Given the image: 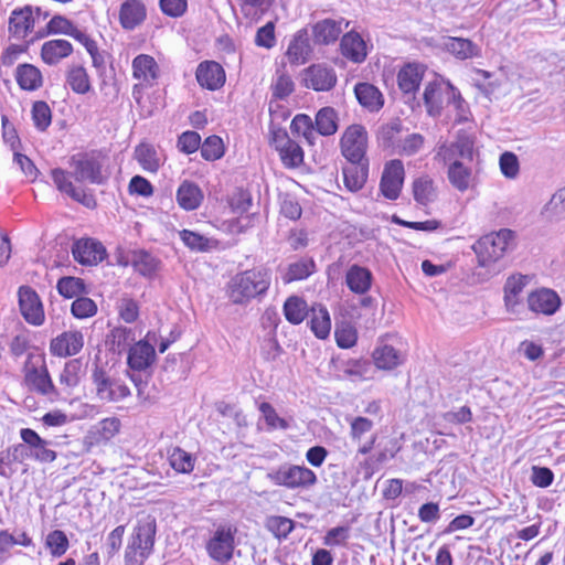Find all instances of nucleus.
<instances>
[{"label": "nucleus", "mask_w": 565, "mask_h": 565, "mask_svg": "<svg viewBox=\"0 0 565 565\" xmlns=\"http://www.w3.org/2000/svg\"><path fill=\"white\" fill-rule=\"evenodd\" d=\"M46 547L55 557H60L66 553L70 543L66 534L61 530L50 532L45 541Z\"/></svg>", "instance_id": "obj_61"}, {"label": "nucleus", "mask_w": 565, "mask_h": 565, "mask_svg": "<svg viewBox=\"0 0 565 565\" xmlns=\"http://www.w3.org/2000/svg\"><path fill=\"white\" fill-rule=\"evenodd\" d=\"M56 289L58 294L66 298L72 299L87 294L84 279L74 276H64L57 280Z\"/></svg>", "instance_id": "obj_46"}, {"label": "nucleus", "mask_w": 565, "mask_h": 565, "mask_svg": "<svg viewBox=\"0 0 565 565\" xmlns=\"http://www.w3.org/2000/svg\"><path fill=\"white\" fill-rule=\"evenodd\" d=\"M199 85L209 90H217L226 79L225 71L222 65L215 61L201 62L195 72Z\"/></svg>", "instance_id": "obj_17"}, {"label": "nucleus", "mask_w": 565, "mask_h": 565, "mask_svg": "<svg viewBox=\"0 0 565 565\" xmlns=\"http://www.w3.org/2000/svg\"><path fill=\"white\" fill-rule=\"evenodd\" d=\"M526 285L525 276H511L504 285V301L508 307L518 303V296L522 292Z\"/></svg>", "instance_id": "obj_59"}, {"label": "nucleus", "mask_w": 565, "mask_h": 565, "mask_svg": "<svg viewBox=\"0 0 565 565\" xmlns=\"http://www.w3.org/2000/svg\"><path fill=\"white\" fill-rule=\"evenodd\" d=\"M173 339H162L156 331H148L143 339L137 340L134 348L128 353H157L156 345H159V353H164Z\"/></svg>", "instance_id": "obj_38"}, {"label": "nucleus", "mask_w": 565, "mask_h": 565, "mask_svg": "<svg viewBox=\"0 0 565 565\" xmlns=\"http://www.w3.org/2000/svg\"><path fill=\"white\" fill-rule=\"evenodd\" d=\"M424 146V137L420 134H408L401 138V141L394 153L401 156H413L417 153Z\"/></svg>", "instance_id": "obj_62"}, {"label": "nucleus", "mask_w": 565, "mask_h": 565, "mask_svg": "<svg viewBox=\"0 0 565 565\" xmlns=\"http://www.w3.org/2000/svg\"><path fill=\"white\" fill-rule=\"evenodd\" d=\"M438 154L443 157L445 162H450L456 156L472 161L475 156V140L468 135H459L457 140L449 147L445 145L441 146Z\"/></svg>", "instance_id": "obj_26"}, {"label": "nucleus", "mask_w": 565, "mask_h": 565, "mask_svg": "<svg viewBox=\"0 0 565 565\" xmlns=\"http://www.w3.org/2000/svg\"><path fill=\"white\" fill-rule=\"evenodd\" d=\"M367 140V130L363 125L353 124L348 126L340 139L342 156L348 162H361L369 160L366 157Z\"/></svg>", "instance_id": "obj_9"}, {"label": "nucleus", "mask_w": 565, "mask_h": 565, "mask_svg": "<svg viewBox=\"0 0 565 565\" xmlns=\"http://www.w3.org/2000/svg\"><path fill=\"white\" fill-rule=\"evenodd\" d=\"M204 199L202 189L193 181L184 180L180 183L175 200L184 211H194L200 207Z\"/></svg>", "instance_id": "obj_25"}, {"label": "nucleus", "mask_w": 565, "mask_h": 565, "mask_svg": "<svg viewBox=\"0 0 565 565\" xmlns=\"http://www.w3.org/2000/svg\"><path fill=\"white\" fill-rule=\"evenodd\" d=\"M527 303L532 311L551 316L558 310L561 299L555 291L541 289L530 294Z\"/></svg>", "instance_id": "obj_23"}, {"label": "nucleus", "mask_w": 565, "mask_h": 565, "mask_svg": "<svg viewBox=\"0 0 565 565\" xmlns=\"http://www.w3.org/2000/svg\"><path fill=\"white\" fill-rule=\"evenodd\" d=\"M120 420L117 417H107L95 424L83 438V445L86 452L93 447L106 444L114 438L120 430Z\"/></svg>", "instance_id": "obj_15"}, {"label": "nucleus", "mask_w": 565, "mask_h": 565, "mask_svg": "<svg viewBox=\"0 0 565 565\" xmlns=\"http://www.w3.org/2000/svg\"><path fill=\"white\" fill-rule=\"evenodd\" d=\"M84 347L81 331H66L51 342V353H78Z\"/></svg>", "instance_id": "obj_36"}, {"label": "nucleus", "mask_w": 565, "mask_h": 565, "mask_svg": "<svg viewBox=\"0 0 565 565\" xmlns=\"http://www.w3.org/2000/svg\"><path fill=\"white\" fill-rule=\"evenodd\" d=\"M160 67L156 60L148 54H139L132 60V76L148 85L159 77Z\"/></svg>", "instance_id": "obj_31"}, {"label": "nucleus", "mask_w": 565, "mask_h": 565, "mask_svg": "<svg viewBox=\"0 0 565 565\" xmlns=\"http://www.w3.org/2000/svg\"><path fill=\"white\" fill-rule=\"evenodd\" d=\"M34 19L32 17V8L25 6L22 9H15L9 18V33L11 36L21 40L33 29Z\"/></svg>", "instance_id": "obj_29"}, {"label": "nucleus", "mask_w": 565, "mask_h": 565, "mask_svg": "<svg viewBox=\"0 0 565 565\" xmlns=\"http://www.w3.org/2000/svg\"><path fill=\"white\" fill-rule=\"evenodd\" d=\"M472 171L462 161L456 159L448 166L447 177L450 184L459 192H465L470 186Z\"/></svg>", "instance_id": "obj_40"}, {"label": "nucleus", "mask_w": 565, "mask_h": 565, "mask_svg": "<svg viewBox=\"0 0 565 565\" xmlns=\"http://www.w3.org/2000/svg\"><path fill=\"white\" fill-rule=\"evenodd\" d=\"M169 463L179 473H190L194 469L195 458L180 447L169 452Z\"/></svg>", "instance_id": "obj_50"}, {"label": "nucleus", "mask_w": 565, "mask_h": 565, "mask_svg": "<svg viewBox=\"0 0 565 565\" xmlns=\"http://www.w3.org/2000/svg\"><path fill=\"white\" fill-rule=\"evenodd\" d=\"M307 301L299 296H290L285 300L282 311L286 320L292 324L301 323L309 316Z\"/></svg>", "instance_id": "obj_41"}, {"label": "nucleus", "mask_w": 565, "mask_h": 565, "mask_svg": "<svg viewBox=\"0 0 565 565\" xmlns=\"http://www.w3.org/2000/svg\"><path fill=\"white\" fill-rule=\"evenodd\" d=\"M131 264L135 270L145 277H151L158 268L157 258L145 249L132 253Z\"/></svg>", "instance_id": "obj_48"}, {"label": "nucleus", "mask_w": 565, "mask_h": 565, "mask_svg": "<svg viewBox=\"0 0 565 565\" xmlns=\"http://www.w3.org/2000/svg\"><path fill=\"white\" fill-rule=\"evenodd\" d=\"M136 330L132 328H115L107 335L106 344L109 345L111 353H128L136 344Z\"/></svg>", "instance_id": "obj_33"}, {"label": "nucleus", "mask_w": 565, "mask_h": 565, "mask_svg": "<svg viewBox=\"0 0 565 565\" xmlns=\"http://www.w3.org/2000/svg\"><path fill=\"white\" fill-rule=\"evenodd\" d=\"M513 238L514 232L509 228H502L480 237L472 245L479 266L488 267L501 259L510 247Z\"/></svg>", "instance_id": "obj_6"}, {"label": "nucleus", "mask_w": 565, "mask_h": 565, "mask_svg": "<svg viewBox=\"0 0 565 565\" xmlns=\"http://www.w3.org/2000/svg\"><path fill=\"white\" fill-rule=\"evenodd\" d=\"M441 86L438 82H429L424 90V104L429 116L437 117L441 114Z\"/></svg>", "instance_id": "obj_45"}, {"label": "nucleus", "mask_w": 565, "mask_h": 565, "mask_svg": "<svg viewBox=\"0 0 565 565\" xmlns=\"http://www.w3.org/2000/svg\"><path fill=\"white\" fill-rule=\"evenodd\" d=\"M308 324L315 335L319 339H326L331 331V319L328 309L322 306H313L309 310Z\"/></svg>", "instance_id": "obj_37"}, {"label": "nucleus", "mask_w": 565, "mask_h": 565, "mask_svg": "<svg viewBox=\"0 0 565 565\" xmlns=\"http://www.w3.org/2000/svg\"><path fill=\"white\" fill-rule=\"evenodd\" d=\"M344 355H333L330 364L338 376H352L361 380L373 377L374 370L391 371L402 364L401 355H372L373 363L364 359H343Z\"/></svg>", "instance_id": "obj_2"}, {"label": "nucleus", "mask_w": 565, "mask_h": 565, "mask_svg": "<svg viewBox=\"0 0 565 565\" xmlns=\"http://www.w3.org/2000/svg\"><path fill=\"white\" fill-rule=\"evenodd\" d=\"M338 113L333 107L326 106L318 110L313 125L319 135L329 137L337 132L339 125Z\"/></svg>", "instance_id": "obj_39"}, {"label": "nucleus", "mask_w": 565, "mask_h": 565, "mask_svg": "<svg viewBox=\"0 0 565 565\" xmlns=\"http://www.w3.org/2000/svg\"><path fill=\"white\" fill-rule=\"evenodd\" d=\"M280 160L286 168H298L303 162V150L295 141L290 140L288 145L279 149L278 151Z\"/></svg>", "instance_id": "obj_54"}, {"label": "nucleus", "mask_w": 565, "mask_h": 565, "mask_svg": "<svg viewBox=\"0 0 565 565\" xmlns=\"http://www.w3.org/2000/svg\"><path fill=\"white\" fill-rule=\"evenodd\" d=\"M33 356L34 355H30V359L25 363V380L34 391L43 395H47L54 390V385L44 364V361L41 360L40 367H38L36 363L32 362Z\"/></svg>", "instance_id": "obj_20"}, {"label": "nucleus", "mask_w": 565, "mask_h": 565, "mask_svg": "<svg viewBox=\"0 0 565 565\" xmlns=\"http://www.w3.org/2000/svg\"><path fill=\"white\" fill-rule=\"evenodd\" d=\"M403 132L402 122L396 119L380 127L377 140L384 149H391L395 152Z\"/></svg>", "instance_id": "obj_42"}, {"label": "nucleus", "mask_w": 565, "mask_h": 565, "mask_svg": "<svg viewBox=\"0 0 565 565\" xmlns=\"http://www.w3.org/2000/svg\"><path fill=\"white\" fill-rule=\"evenodd\" d=\"M19 308L24 320L32 326L44 322V309L36 291L30 286H21L18 290Z\"/></svg>", "instance_id": "obj_11"}, {"label": "nucleus", "mask_w": 565, "mask_h": 565, "mask_svg": "<svg viewBox=\"0 0 565 565\" xmlns=\"http://www.w3.org/2000/svg\"><path fill=\"white\" fill-rule=\"evenodd\" d=\"M237 529L231 524H221L206 542L207 555L215 562L226 564L233 558Z\"/></svg>", "instance_id": "obj_8"}, {"label": "nucleus", "mask_w": 565, "mask_h": 565, "mask_svg": "<svg viewBox=\"0 0 565 565\" xmlns=\"http://www.w3.org/2000/svg\"><path fill=\"white\" fill-rule=\"evenodd\" d=\"M31 114L34 127L41 132L46 131L52 122V110L47 103L44 100L34 102Z\"/></svg>", "instance_id": "obj_55"}, {"label": "nucleus", "mask_w": 565, "mask_h": 565, "mask_svg": "<svg viewBox=\"0 0 565 565\" xmlns=\"http://www.w3.org/2000/svg\"><path fill=\"white\" fill-rule=\"evenodd\" d=\"M441 49L461 61L481 56V47L477 43L460 36L444 38Z\"/></svg>", "instance_id": "obj_19"}, {"label": "nucleus", "mask_w": 565, "mask_h": 565, "mask_svg": "<svg viewBox=\"0 0 565 565\" xmlns=\"http://www.w3.org/2000/svg\"><path fill=\"white\" fill-rule=\"evenodd\" d=\"M156 533L153 518L147 515L138 520L125 551V565H143L153 551Z\"/></svg>", "instance_id": "obj_4"}, {"label": "nucleus", "mask_w": 565, "mask_h": 565, "mask_svg": "<svg viewBox=\"0 0 565 565\" xmlns=\"http://www.w3.org/2000/svg\"><path fill=\"white\" fill-rule=\"evenodd\" d=\"M253 205L252 194L247 190L239 189L236 191L231 201L230 206L235 214H248Z\"/></svg>", "instance_id": "obj_64"}, {"label": "nucleus", "mask_w": 565, "mask_h": 565, "mask_svg": "<svg viewBox=\"0 0 565 565\" xmlns=\"http://www.w3.org/2000/svg\"><path fill=\"white\" fill-rule=\"evenodd\" d=\"M72 315L77 319L93 317L97 312V305L88 297H77L71 306Z\"/></svg>", "instance_id": "obj_63"}, {"label": "nucleus", "mask_w": 565, "mask_h": 565, "mask_svg": "<svg viewBox=\"0 0 565 565\" xmlns=\"http://www.w3.org/2000/svg\"><path fill=\"white\" fill-rule=\"evenodd\" d=\"M334 338L340 349H350L356 343V329L351 323L342 322L340 324H337Z\"/></svg>", "instance_id": "obj_58"}, {"label": "nucleus", "mask_w": 565, "mask_h": 565, "mask_svg": "<svg viewBox=\"0 0 565 565\" xmlns=\"http://www.w3.org/2000/svg\"><path fill=\"white\" fill-rule=\"evenodd\" d=\"M267 478L276 486L287 489L310 488L317 483L316 473L305 467L285 463L267 473Z\"/></svg>", "instance_id": "obj_7"}, {"label": "nucleus", "mask_w": 565, "mask_h": 565, "mask_svg": "<svg viewBox=\"0 0 565 565\" xmlns=\"http://www.w3.org/2000/svg\"><path fill=\"white\" fill-rule=\"evenodd\" d=\"M425 67L422 64L408 63L397 74L398 87L404 94H414L423 81Z\"/></svg>", "instance_id": "obj_28"}, {"label": "nucleus", "mask_w": 565, "mask_h": 565, "mask_svg": "<svg viewBox=\"0 0 565 565\" xmlns=\"http://www.w3.org/2000/svg\"><path fill=\"white\" fill-rule=\"evenodd\" d=\"M201 156L206 161H215L224 156L225 148L221 137L209 136L200 147Z\"/></svg>", "instance_id": "obj_56"}, {"label": "nucleus", "mask_w": 565, "mask_h": 565, "mask_svg": "<svg viewBox=\"0 0 565 565\" xmlns=\"http://www.w3.org/2000/svg\"><path fill=\"white\" fill-rule=\"evenodd\" d=\"M66 84L76 94H87L90 88V79L87 71L82 65L71 66L66 73Z\"/></svg>", "instance_id": "obj_43"}, {"label": "nucleus", "mask_w": 565, "mask_h": 565, "mask_svg": "<svg viewBox=\"0 0 565 565\" xmlns=\"http://www.w3.org/2000/svg\"><path fill=\"white\" fill-rule=\"evenodd\" d=\"M266 527L275 537L281 540L286 539L291 533L295 527V523L286 516L275 515L267 519Z\"/></svg>", "instance_id": "obj_60"}, {"label": "nucleus", "mask_w": 565, "mask_h": 565, "mask_svg": "<svg viewBox=\"0 0 565 565\" xmlns=\"http://www.w3.org/2000/svg\"><path fill=\"white\" fill-rule=\"evenodd\" d=\"M343 19H323L312 25L313 42L317 45H330L334 43L342 33Z\"/></svg>", "instance_id": "obj_24"}, {"label": "nucleus", "mask_w": 565, "mask_h": 565, "mask_svg": "<svg viewBox=\"0 0 565 565\" xmlns=\"http://www.w3.org/2000/svg\"><path fill=\"white\" fill-rule=\"evenodd\" d=\"M68 180L73 178L79 183L103 185L108 181L104 169V156L98 150L75 153L68 159Z\"/></svg>", "instance_id": "obj_3"}, {"label": "nucleus", "mask_w": 565, "mask_h": 565, "mask_svg": "<svg viewBox=\"0 0 565 565\" xmlns=\"http://www.w3.org/2000/svg\"><path fill=\"white\" fill-rule=\"evenodd\" d=\"M358 103L370 113H379L384 106V95L373 84L360 82L354 85Z\"/></svg>", "instance_id": "obj_21"}, {"label": "nucleus", "mask_w": 565, "mask_h": 565, "mask_svg": "<svg viewBox=\"0 0 565 565\" xmlns=\"http://www.w3.org/2000/svg\"><path fill=\"white\" fill-rule=\"evenodd\" d=\"M135 158L142 169L148 172H157L160 168L157 150L151 145H138L135 149Z\"/></svg>", "instance_id": "obj_47"}, {"label": "nucleus", "mask_w": 565, "mask_h": 565, "mask_svg": "<svg viewBox=\"0 0 565 565\" xmlns=\"http://www.w3.org/2000/svg\"><path fill=\"white\" fill-rule=\"evenodd\" d=\"M146 7L140 0H126L120 6L119 21L125 30H134L146 19Z\"/></svg>", "instance_id": "obj_30"}, {"label": "nucleus", "mask_w": 565, "mask_h": 565, "mask_svg": "<svg viewBox=\"0 0 565 565\" xmlns=\"http://www.w3.org/2000/svg\"><path fill=\"white\" fill-rule=\"evenodd\" d=\"M180 238L183 244L193 252L205 253L216 246V241L190 230H182L180 232Z\"/></svg>", "instance_id": "obj_44"}, {"label": "nucleus", "mask_w": 565, "mask_h": 565, "mask_svg": "<svg viewBox=\"0 0 565 565\" xmlns=\"http://www.w3.org/2000/svg\"><path fill=\"white\" fill-rule=\"evenodd\" d=\"M295 90V83L287 73L278 74L271 83V97L276 100H284Z\"/></svg>", "instance_id": "obj_57"}, {"label": "nucleus", "mask_w": 565, "mask_h": 565, "mask_svg": "<svg viewBox=\"0 0 565 565\" xmlns=\"http://www.w3.org/2000/svg\"><path fill=\"white\" fill-rule=\"evenodd\" d=\"M343 182L351 192H358L366 183L369 177V160L361 162H348L342 168Z\"/></svg>", "instance_id": "obj_27"}, {"label": "nucleus", "mask_w": 565, "mask_h": 565, "mask_svg": "<svg viewBox=\"0 0 565 565\" xmlns=\"http://www.w3.org/2000/svg\"><path fill=\"white\" fill-rule=\"evenodd\" d=\"M51 178L60 192L67 194L72 200L89 210L97 207V200L92 190L75 186L73 182L68 180V173L66 170L62 168H54L51 170Z\"/></svg>", "instance_id": "obj_10"}, {"label": "nucleus", "mask_w": 565, "mask_h": 565, "mask_svg": "<svg viewBox=\"0 0 565 565\" xmlns=\"http://www.w3.org/2000/svg\"><path fill=\"white\" fill-rule=\"evenodd\" d=\"M413 195L420 205H427L435 199L434 181L429 177H420L413 182Z\"/></svg>", "instance_id": "obj_51"}, {"label": "nucleus", "mask_w": 565, "mask_h": 565, "mask_svg": "<svg viewBox=\"0 0 565 565\" xmlns=\"http://www.w3.org/2000/svg\"><path fill=\"white\" fill-rule=\"evenodd\" d=\"M312 46L307 28L298 30L289 42L286 55L292 65L305 64L310 60Z\"/></svg>", "instance_id": "obj_18"}, {"label": "nucleus", "mask_w": 565, "mask_h": 565, "mask_svg": "<svg viewBox=\"0 0 565 565\" xmlns=\"http://www.w3.org/2000/svg\"><path fill=\"white\" fill-rule=\"evenodd\" d=\"M20 437L24 444L28 445L29 457L41 463L53 462L57 455L50 448L54 443L42 438L35 430L31 428H22Z\"/></svg>", "instance_id": "obj_13"}, {"label": "nucleus", "mask_w": 565, "mask_h": 565, "mask_svg": "<svg viewBox=\"0 0 565 565\" xmlns=\"http://www.w3.org/2000/svg\"><path fill=\"white\" fill-rule=\"evenodd\" d=\"M340 50L342 55L353 63H362L366 57L365 42L355 32H348L342 36Z\"/></svg>", "instance_id": "obj_32"}, {"label": "nucleus", "mask_w": 565, "mask_h": 565, "mask_svg": "<svg viewBox=\"0 0 565 565\" xmlns=\"http://www.w3.org/2000/svg\"><path fill=\"white\" fill-rule=\"evenodd\" d=\"M270 284V269L258 266L236 273L226 285V294L232 303L246 306L255 299L260 301Z\"/></svg>", "instance_id": "obj_1"}, {"label": "nucleus", "mask_w": 565, "mask_h": 565, "mask_svg": "<svg viewBox=\"0 0 565 565\" xmlns=\"http://www.w3.org/2000/svg\"><path fill=\"white\" fill-rule=\"evenodd\" d=\"M157 355H127V363L132 373L129 375L131 381L138 386L142 382L141 373H148V370L156 362Z\"/></svg>", "instance_id": "obj_49"}, {"label": "nucleus", "mask_w": 565, "mask_h": 565, "mask_svg": "<svg viewBox=\"0 0 565 565\" xmlns=\"http://www.w3.org/2000/svg\"><path fill=\"white\" fill-rule=\"evenodd\" d=\"M404 177L405 170L401 160L394 159L385 164L380 182V190L384 198L393 201L399 196Z\"/></svg>", "instance_id": "obj_12"}, {"label": "nucleus", "mask_w": 565, "mask_h": 565, "mask_svg": "<svg viewBox=\"0 0 565 565\" xmlns=\"http://www.w3.org/2000/svg\"><path fill=\"white\" fill-rule=\"evenodd\" d=\"M111 366L100 355H95L92 379L97 397L107 403H117L130 395L129 387L109 375Z\"/></svg>", "instance_id": "obj_5"}, {"label": "nucleus", "mask_w": 565, "mask_h": 565, "mask_svg": "<svg viewBox=\"0 0 565 565\" xmlns=\"http://www.w3.org/2000/svg\"><path fill=\"white\" fill-rule=\"evenodd\" d=\"M303 85L316 92H329L337 85V74L332 67L312 64L303 70Z\"/></svg>", "instance_id": "obj_14"}, {"label": "nucleus", "mask_w": 565, "mask_h": 565, "mask_svg": "<svg viewBox=\"0 0 565 565\" xmlns=\"http://www.w3.org/2000/svg\"><path fill=\"white\" fill-rule=\"evenodd\" d=\"M372 271L364 266L353 264L345 274V284L350 291L355 295H366L373 284Z\"/></svg>", "instance_id": "obj_22"}, {"label": "nucleus", "mask_w": 565, "mask_h": 565, "mask_svg": "<svg viewBox=\"0 0 565 565\" xmlns=\"http://www.w3.org/2000/svg\"><path fill=\"white\" fill-rule=\"evenodd\" d=\"M14 76L22 90L34 92L43 85L42 73L33 64H19L15 68Z\"/></svg>", "instance_id": "obj_34"}, {"label": "nucleus", "mask_w": 565, "mask_h": 565, "mask_svg": "<svg viewBox=\"0 0 565 565\" xmlns=\"http://www.w3.org/2000/svg\"><path fill=\"white\" fill-rule=\"evenodd\" d=\"M316 264L311 258H302L295 263L289 264L284 280L286 282L302 280L308 278L315 273Z\"/></svg>", "instance_id": "obj_52"}, {"label": "nucleus", "mask_w": 565, "mask_h": 565, "mask_svg": "<svg viewBox=\"0 0 565 565\" xmlns=\"http://www.w3.org/2000/svg\"><path fill=\"white\" fill-rule=\"evenodd\" d=\"M87 362L83 358L74 359L65 364L64 371L61 374V382L70 387L76 386L84 375Z\"/></svg>", "instance_id": "obj_53"}, {"label": "nucleus", "mask_w": 565, "mask_h": 565, "mask_svg": "<svg viewBox=\"0 0 565 565\" xmlns=\"http://www.w3.org/2000/svg\"><path fill=\"white\" fill-rule=\"evenodd\" d=\"M72 52L73 45L70 41L56 39L43 43L41 57L47 65H56L62 58L71 55Z\"/></svg>", "instance_id": "obj_35"}, {"label": "nucleus", "mask_w": 565, "mask_h": 565, "mask_svg": "<svg viewBox=\"0 0 565 565\" xmlns=\"http://www.w3.org/2000/svg\"><path fill=\"white\" fill-rule=\"evenodd\" d=\"M72 255L82 265H96L107 256L104 245L93 238L76 241L72 246Z\"/></svg>", "instance_id": "obj_16"}]
</instances>
